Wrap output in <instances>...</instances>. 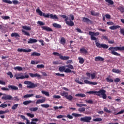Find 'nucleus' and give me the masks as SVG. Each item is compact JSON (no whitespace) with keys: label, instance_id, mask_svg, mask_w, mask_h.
I'll list each match as a JSON object with an SVG mask.
<instances>
[{"label":"nucleus","instance_id":"obj_41","mask_svg":"<svg viewBox=\"0 0 124 124\" xmlns=\"http://www.w3.org/2000/svg\"><path fill=\"white\" fill-rule=\"evenodd\" d=\"M15 70H18V71H22L23 70V68L22 67L16 66L14 68Z\"/></svg>","mask_w":124,"mask_h":124},{"label":"nucleus","instance_id":"obj_19","mask_svg":"<svg viewBox=\"0 0 124 124\" xmlns=\"http://www.w3.org/2000/svg\"><path fill=\"white\" fill-rule=\"evenodd\" d=\"M70 58L69 56H63L62 55L60 56V59L62 61H67V60H69Z\"/></svg>","mask_w":124,"mask_h":124},{"label":"nucleus","instance_id":"obj_16","mask_svg":"<svg viewBox=\"0 0 124 124\" xmlns=\"http://www.w3.org/2000/svg\"><path fill=\"white\" fill-rule=\"evenodd\" d=\"M8 87L11 90H14V91H18V87L14 85H8Z\"/></svg>","mask_w":124,"mask_h":124},{"label":"nucleus","instance_id":"obj_44","mask_svg":"<svg viewBox=\"0 0 124 124\" xmlns=\"http://www.w3.org/2000/svg\"><path fill=\"white\" fill-rule=\"evenodd\" d=\"M42 107H43L44 108H49L50 107V105L48 104H42L41 105Z\"/></svg>","mask_w":124,"mask_h":124},{"label":"nucleus","instance_id":"obj_12","mask_svg":"<svg viewBox=\"0 0 124 124\" xmlns=\"http://www.w3.org/2000/svg\"><path fill=\"white\" fill-rule=\"evenodd\" d=\"M17 52H24V53H30L31 52V49H29L28 50L24 48H18Z\"/></svg>","mask_w":124,"mask_h":124},{"label":"nucleus","instance_id":"obj_30","mask_svg":"<svg viewBox=\"0 0 124 124\" xmlns=\"http://www.w3.org/2000/svg\"><path fill=\"white\" fill-rule=\"evenodd\" d=\"M18 106H19L18 104H15L13 106V107L11 108L12 110H16L17 108H18Z\"/></svg>","mask_w":124,"mask_h":124},{"label":"nucleus","instance_id":"obj_49","mask_svg":"<svg viewBox=\"0 0 124 124\" xmlns=\"http://www.w3.org/2000/svg\"><path fill=\"white\" fill-rule=\"evenodd\" d=\"M55 75L57 76H60V77H64V76H65L64 74H60L59 73H55Z\"/></svg>","mask_w":124,"mask_h":124},{"label":"nucleus","instance_id":"obj_59","mask_svg":"<svg viewBox=\"0 0 124 124\" xmlns=\"http://www.w3.org/2000/svg\"><path fill=\"white\" fill-rule=\"evenodd\" d=\"M37 24H38V25H40V26H44V25H45V23H43V22L40 21H38L37 22Z\"/></svg>","mask_w":124,"mask_h":124},{"label":"nucleus","instance_id":"obj_47","mask_svg":"<svg viewBox=\"0 0 124 124\" xmlns=\"http://www.w3.org/2000/svg\"><path fill=\"white\" fill-rule=\"evenodd\" d=\"M85 102L86 103H88L89 104H93V100H86Z\"/></svg>","mask_w":124,"mask_h":124},{"label":"nucleus","instance_id":"obj_56","mask_svg":"<svg viewBox=\"0 0 124 124\" xmlns=\"http://www.w3.org/2000/svg\"><path fill=\"white\" fill-rule=\"evenodd\" d=\"M75 82H76V83H78V84H79V85H83V82L80 81V80H79V79H75Z\"/></svg>","mask_w":124,"mask_h":124},{"label":"nucleus","instance_id":"obj_40","mask_svg":"<svg viewBox=\"0 0 124 124\" xmlns=\"http://www.w3.org/2000/svg\"><path fill=\"white\" fill-rule=\"evenodd\" d=\"M41 93H43V94H45L46 96H50V94H49V92H47L44 91H42Z\"/></svg>","mask_w":124,"mask_h":124},{"label":"nucleus","instance_id":"obj_11","mask_svg":"<svg viewBox=\"0 0 124 124\" xmlns=\"http://www.w3.org/2000/svg\"><path fill=\"white\" fill-rule=\"evenodd\" d=\"M84 83H85V84H88V85H93V86H95V85L97 84L96 82L90 81L87 79L84 80Z\"/></svg>","mask_w":124,"mask_h":124},{"label":"nucleus","instance_id":"obj_25","mask_svg":"<svg viewBox=\"0 0 124 124\" xmlns=\"http://www.w3.org/2000/svg\"><path fill=\"white\" fill-rule=\"evenodd\" d=\"M66 42L65 39L64 37H62L60 40V43L62 45H64Z\"/></svg>","mask_w":124,"mask_h":124},{"label":"nucleus","instance_id":"obj_36","mask_svg":"<svg viewBox=\"0 0 124 124\" xmlns=\"http://www.w3.org/2000/svg\"><path fill=\"white\" fill-rule=\"evenodd\" d=\"M22 28L26 31H31V27L27 26H23Z\"/></svg>","mask_w":124,"mask_h":124},{"label":"nucleus","instance_id":"obj_5","mask_svg":"<svg viewBox=\"0 0 124 124\" xmlns=\"http://www.w3.org/2000/svg\"><path fill=\"white\" fill-rule=\"evenodd\" d=\"M1 95H4L1 97V99L4 100H13V97L10 95H6L5 93H0V96H1Z\"/></svg>","mask_w":124,"mask_h":124},{"label":"nucleus","instance_id":"obj_27","mask_svg":"<svg viewBox=\"0 0 124 124\" xmlns=\"http://www.w3.org/2000/svg\"><path fill=\"white\" fill-rule=\"evenodd\" d=\"M75 96H78V97H86V94L84 93H78L75 95Z\"/></svg>","mask_w":124,"mask_h":124},{"label":"nucleus","instance_id":"obj_61","mask_svg":"<svg viewBox=\"0 0 124 124\" xmlns=\"http://www.w3.org/2000/svg\"><path fill=\"white\" fill-rule=\"evenodd\" d=\"M37 68H44V65H43V64L37 65Z\"/></svg>","mask_w":124,"mask_h":124},{"label":"nucleus","instance_id":"obj_35","mask_svg":"<svg viewBox=\"0 0 124 124\" xmlns=\"http://www.w3.org/2000/svg\"><path fill=\"white\" fill-rule=\"evenodd\" d=\"M29 110L30 111H31L32 112H35L36 111H37V110H38V108H29Z\"/></svg>","mask_w":124,"mask_h":124},{"label":"nucleus","instance_id":"obj_17","mask_svg":"<svg viewBox=\"0 0 124 124\" xmlns=\"http://www.w3.org/2000/svg\"><path fill=\"white\" fill-rule=\"evenodd\" d=\"M95 62H103V61H104V58L100 56H97L95 58Z\"/></svg>","mask_w":124,"mask_h":124},{"label":"nucleus","instance_id":"obj_54","mask_svg":"<svg viewBox=\"0 0 124 124\" xmlns=\"http://www.w3.org/2000/svg\"><path fill=\"white\" fill-rule=\"evenodd\" d=\"M102 121V119L101 118H96L93 119V122H101Z\"/></svg>","mask_w":124,"mask_h":124},{"label":"nucleus","instance_id":"obj_29","mask_svg":"<svg viewBox=\"0 0 124 124\" xmlns=\"http://www.w3.org/2000/svg\"><path fill=\"white\" fill-rule=\"evenodd\" d=\"M106 2H108V5H113L114 4V1L112 0H105Z\"/></svg>","mask_w":124,"mask_h":124},{"label":"nucleus","instance_id":"obj_13","mask_svg":"<svg viewBox=\"0 0 124 124\" xmlns=\"http://www.w3.org/2000/svg\"><path fill=\"white\" fill-rule=\"evenodd\" d=\"M29 75L32 78H33V77H37V78H38V79H40V78H41V75H40L37 73H36V74L30 73Z\"/></svg>","mask_w":124,"mask_h":124},{"label":"nucleus","instance_id":"obj_20","mask_svg":"<svg viewBox=\"0 0 124 124\" xmlns=\"http://www.w3.org/2000/svg\"><path fill=\"white\" fill-rule=\"evenodd\" d=\"M29 75H26L25 76H21V77H16V80H19V79H25V78H29Z\"/></svg>","mask_w":124,"mask_h":124},{"label":"nucleus","instance_id":"obj_26","mask_svg":"<svg viewBox=\"0 0 124 124\" xmlns=\"http://www.w3.org/2000/svg\"><path fill=\"white\" fill-rule=\"evenodd\" d=\"M11 37H20V35H19V34H18V33L17 32H14L11 34Z\"/></svg>","mask_w":124,"mask_h":124},{"label":"nucleus","instance_id":"obj_31","mask_svg":"<svg viewBox=\"0 0 124 124\" xmlns=\"http://www.w3.org/2000/svg\"><path fill=\"white\" fill-rule=\"evenodd\" d=\"M33 94H27L23 96L24 98H29L30 97H32Z\"/></svg>","mask_w":124,"mask_h":124},{"label":"nucleus","instance_id":"obj_51","mask_svg":"<svg viewBox=\"0 0 124 124\" xmlns=\"http://www.w3.org/2000/svg\"><path fill=\"white\" fill-rule=\"evenodd\" d=\"M27 116H28V117H30V118H34V114H31L30 113H27L26 114Z\"/></svg>","mask_w":124,"mask_h":124},{"label":"nucleus","instance_id":"obj_45","mask_svg":"<svg viewBox=\"0 0 124 124\" xmlns=\"http://www.w3.org/2000/svg\"><path fill=\"white\" fill-rule=\"evenodd\" d=\"M56 118L57 119H62V118H66V115H59Z\"/></svg>","mask_w":124,"mask_h":124},{"label":"nucleus","instance_id":"obj_58","mask_svg":"<svg viewBox=\"0 0 124 124\" xmlns=\"http://www.w3.org/2000/svg\"><path fill=\"white\" fill-rule=\"evenodd\" d=\"M79 112H85L86 111V108H81L78 109Z\"/></svg>","mask_w":124,"mask_h":124},{"label":"nucleus","instance_id":"obj_2","mask_svg":"<svg viewBox=\"0 0 124 124\" xmlns=\"http://www.w3.org/2000/svg\"><path fill=\"white\" fill-rule=\"evenodd\" d=\"M87 93H89L90 94H93L95 93L96 95L98 96H101L102 95V98L103 99H106L107 98V95L106 94V91L104 89L100 90L99 91H89L87 92Z\"/></svg>","mask_w":124,"mask_h":124},{"label":"nucleus","instance_id":"obj_10","mask_svg":"<svg viewBox=\"0 0 124 124\" xmlns=\"http://www.w3.org/2000/svg\"><path fill=\"white\" fill-rule=\"evenodd\" d=\"M79 51L80 53L81 54H82L83 55H88V50L86 49V48H85V47H83L80 48Z\"/></svg>","mask_w":124,"mask_h":124},{"label":"nucleus","instance_id":"obj_23","mask_svg":"<svg viewBox=\"0 0 124 124\" xmlns=\"http://www.w3.org/2000/svg\"><path fill=\"white\" fill-rule=\"evenodd\" d=\"M121 28V26L116 25V26H112L109 27L110 30H117V29H120Z\"/></svg>","mask_w":124,"mask_h":124},{"label":"nucleus","instance_id":"obj_42","mask_svg":"<svg viewBox=\"0 0 124 124\" xmlns=\"http://www.w3.org/2000/svg\"><path fill=\"white\" fill-rule=\"evenodd\" d=\"M112 72H114V73H121V71L119 69H112Z\"/></svg>","mask_w":124,"mask_h":124},{"label":"nucleus","instance_id":"obj_53","mask_svg":"<svg viewBox=\"0 0 124 124\" xmlns=\"http://www.w3.org/2000/svg\"><path fill=\"white\" fill-rule=\"evenodd\" d=\"M72 115V116H74V117H81V114H78V113H73Z\"/></svg>","mask_w":124,"mask_h":124},{"label":"nucleus","instance_id":"obj_43","mask_svg":"<svg viewBox=\"0 0 124 124\" xmlns=\"http://www.w3.org/2000/svg\"><path fill=\"white\" fill-rule=\"evenodd\" d=\"M3 2L5 3H9V4H12V1L9 0H2Z\"/></svg>","mask_w":124,"mask_h":124},{"label":"nucleus","instance_id":"obj_18","mask_svg":"<svg viewBox=\"0 0 124 124\" xmlns=\"http://www.w3.org/2000/svg\"><path fill=\"white\" fill-rule=\"evenodd\" d=\"M82 19V21L84 22V23H87V24H89V23H92V21L87 17H84Z\"/></svg>","mask_w":124,"mask_h":124},{"label":"nucleus","instance_id":"obj_55","mask_svg":"<svg viewBox=\"0 0 124 124\" xmlns=\"http://www.w3.org/2000/svg\"><path fill=\"white\" fill-rule=\"evenodd\" d=\"M7 75L8 76H10V78H13V74H12V73L11 72H9L8 73H7Z\"/></svg>","mask_w":124,"mask_h":124},{"label":"nucleus","instance_id":"obj_6","mask_svg":"<svg viewBox=\"0 0 124 124\" xmlns=\"http://www.w3.org/2000/svg\"><path fill=\"white\" fill-rule=\"evenodd\" d=\"M91 120L92 117L91 116H85L80 118V122H84V123H91Z\"/></svg>","mask_w":124,"mask_h":124},{"label":"nucleus","instance_id":"obj_15","mask_svg":"<svg viewBox=\"0 0 124 124\" xmlns=\"http://www.w3.org/2000/svg\"><path fill=\"white\" fill-rule=\"evenodd\" d=\"M37 40L35 39L30 38L29 41H28V44H32V43H36Z\"/></svg>","mask_w":124,"mask_h":124},{"label":"nucleus","instance_id":"obj_38","mask_svg":"<svg viewBox=\"0 0 124 124\" xmlns=\"http://www.w3.org/2000/svg\"><path fill=\"white\" fill-rule=\"evenodd\" d=\"M91 79L92 80H93V79H96V74H95V73L91 74Z\"/></svg>","mask_w":124,"mask_h":124},{"label":"nucleus","instance_id":"obj_46","mask_svg":"<svg viewBox=\"0 0 124 124\" xmlns=\"http://www.w3.org/2000/svg\"><path fill=\"white\" fill-rule=\"evenodd\" d=\"M77 106L78 107H83V106H85V107H87V105H86L85 104H78V103H77Z\"/></svg>","mask_w":124,"mask_h":124},{"label":"nucleus","instance_id":"obj_4","mask_svg":"<svg viewBox=\"0 0 124 124\" xmlns=\"http://www.w3.org/2000/svg\"><path fill=\"white\" fill-rule=\"evenodd\" d=\"M108 50L109 51H111L110 53L112 55L120 57V56H121V54L120 53H118V52H115V51H124V46L110 47L108 48Z\"/></svg>","mask_w":124,"mask_h":124},{"label":"nucleus","instance_id":"obj_50","mask_svg":"<svg viewBox=\"0 0 124 124\" xmlns=\"http://www.w3.org/2000/svg\"><path fill=\"white\" fill-rule=\"evenodd\" d=\"M1 18H2L3 20H8V19H10V17L9 16H2Z\"/></svg>","mask_w":124,"mask_h":124},{"label":"nucleus","instance_id":"obj_21","mask_svg":"<svg viewBox=\"0 0 124 124\" xmlns=\"http://www.w3.org/2000/svg\"><path fill=\"white\" fill-rule=\"evenodd\" d=\"M45 99H39L36 102V105L39 104V103H44L46 101Z\"/></svg>","mask_w":124,"mask_h":124},{"label":"nucleus","instance_id":"obj_34","mask_svg":"<svg viewBox=\"0 0 124 124\" xmlns=\"http://www.w3.org/2000/svg\"><path fill=\"white\" fill-rule=\"evenodd\" d=\"M78 60H79V63H81V64H83L84 63L85 60H84V58H81V57H78Z\"/></svg>","mask_w":124,"mask_h":124},{"label":"nucleus","instance_id":"obj_24","mask_svg":"<svg viewBox=\"0 0 124 124\" xmlns=\"http://www.w3.org/2000/svg\"><path fill=\"white\" fill-rule=\"evenodd\" d=\"M50 19H55V20H59V17L57 16L56 15H53V14H50L49 15Z\"/></svg>","mask_w":124,"mask_h":124},{"label":"nucleus","instance_id":"obj_52","mask_svg":"<svg viewBox=\"0 0 124 124\" xmlns=\"http://www.w3.org/2000/svg\"><path fill=\"white\" fill-rule=\"evenodd\" d=\"M118 10H120L121 12L124 13V7H119L118 8Z\"/></svg>","mask_w":124,"mask_h":124},{"label":"nucleus","instance_id":"obj_3","mask_svg":"<svg viewBox=\"0 0 124 124\" xmlns=\"http://www.w3.org/2000/svg\"><path fill=\"white\" fill-rule=\"evenodd\" d=\"M71 69H74V67L71 64H68L66 66H62L59 67V70L60 72H65V73H74V71Z\"/></svg>","mask_w":124,"mask_h":124},{"label":"nucleus","instance_id":"obj_28","mask_svg":"<svg viewBox=\"0 0 124 124\" xmlns=\"http://www.w3.org/2000/svg\"><path fill=\"white\" fill-rule=\"evenodd\" d=\"M61 95H62V96H64V97L66 98V97L68 95V93L67 92L63 91L62 93H61Z\"/></svg>","mask_w":124,"mask_h":124},{"label":"nucleus","instance_id":"obj_22","mask_svg":"<svg viewBox=\"0 0 124 124\" xmlns=\"http://www.w3.org/2000/svg\"><path fill=\"white\" fill-rule=\"evenodd\" d=\"M52 26L54 28H57V29H61L62 28V25L56 23H53Z\"/></svg>","mask_w":124,"mask_h":124},{"label":"nucleus","instance_id":"obj_1","mask_svg":"<svg viewBox=\"0 0 124 124\" xmlns=\"http://www.w3.org/2000/svg\"><path fill=\"white\" fill-rule=\"evenodd\" d=\"M89 35L91 36L90 38L91 40H94L96 44V46L97 48H103V49H108L109 48V46L106 44H103L97 42V38L95 36H97V35H99V32H94L91 31L89 32Z\"/></svg>","mask_w":124,"mask_h":124},{"label":"nucleus","instance_id":"obj_8","mask_svg":"<svg viewBox=\"0 0 124 124\" xmlns=\"http://www.w3.org/2000/svg\"><path fill=\"white\" fill-rule=\"evenodd\" d=\"M37 86H38V83H37L34 84V83L31 82L29 85L27 86V88L28 89H33L34 88L37 87Z\"/></svg>","mask_w":124,"mask_h":124},{"label":"nucleus","instance_id":"obj_39","mask_svg":"<svg viewBox=\"0 0 124 124\" xmlns=\"http://www.w3.org/2000/svg\"><path fill=\"white\" fill-rule=\"evenodd\" d=\"M66 98V99H68V100H69V101H71V100L73 99V96H72L71 95H68Z\"/></svg>","mask_w":124,"mask_h":124},{"label":"nucleus","instance_id":"obj_9","mask_svg":"<svg viewBox=\"0 0 124 124\" xmlns=\"http://www.w3.org/2000/svg\"><path fill=\"white\" fill-rule=\"evenodd\" d=\"M68 18H66L65 19V22L68 26H70V27H72L74 26V22L73 21L70 20V21H68Z\"/></svg>","mask_w":124,"mask_h":124},{"label":"nucleus","instance_id":"obj_62","mask_svg":"<svg viewBox=\"0 0 124 124\" xmlns=\"http://www.w3.org/2000/svg\"><path fill=\"white\" fill-rule=\"evenodd\" d=\"M124 109H122L120 111L116 113V115H121V114H124Z\"/></svg>","mask_w":124,"mask_h":124},{"label":"nucleus","instance_id":"obj_14","mask_svg":"<svg viewBox=\"0 0 124 124\" xmlns=\"http://www.w3.org/2000/svg\"><path fill=\"white\" fill-rule=\"evenodd\" d=\"M41 28L44 31H53V30L51 28L48 27L47 26H42Z\"/></svg>","mask_w":124,"mask_h":124},{"label":"nucleus","instance_id":"obj_63","mask_svg":"<svg viewBox=\"0 0 124 124\" xmlns=\"http://www.w3.org/2000/svg\"><path fill=\"white\" fill-rule=\"evenodd\" d=\"M106 80H107V81L108 82H114V80L113 79L111 78H107Z\"/></svg>","mask_w":124,"mask_h":124},{"label":"nucleus","instance_id":"obj_33","mask_svg":"<svg viewBox=\"0 0 124 124\" xmlns=\"http://www.w3.org/2000/svg\"><path fill=\"white\" fill-rule=\"evenodd\" d=\"M30 103H32V101L31 100L25 101L23 102V104H24V105H28L30 104Z\"/></svg>","mask_w":124,"mask_h":124},{"label":"nucleus","instance_id":"obj_48","mask_svg":"<svg viewBox=\"0 0 124 124\" xmlns=\"http://www.w3.org/2000/svg\"><path fill=\"white\" fill-rule=\"evenodd\" d=\"M53 55H54V56H57L58 57H59L60 59H61V56H62V55L60 54V53H59V52H53Z\"/></svg>","mask_w":124,"mask_h":124},{"label":"nucleus","instance_id":"obj_7","mask_svg":"<svg viewBox=\"0 0 124 124\" xmlns=\"http://www.w3.org/2000/svg\"><path fill=\"white\" fill-rule=\"evenodd\" d=\"M36 12L37 13H38L40 16H43L45 18H50V15H49L48 14L46 15V14L43 13L42 11H41L39 9H37L36 10Z\"/></svg>","mask_w":124,"mask_h":124},{"label":"nucleus","instance_id":"obj_32","mask_svg":"<svg viewBox=\"0 0 124 124\" xmlns=\"http://www.w3.org/2000/svg\"><path fill=\"white\" fill-rule=\"evenodd\" d=\"M31 56H34L35 57H39L40 56V53H38V52H33L31 54Z\"/></svg>","mask_w":124,"mask_h":124},{"label":"nucleus","instance_id":"obj_37","mask_svg":"<svg viewBox=\"0 0 124 124\" xmlns=\"http://www.w3.org/2000/svg\"><path fill=\"white\" fill-rule=\"evenodd\" d=\"M91 15H92L93 16H98V15H99V13H95L94 11H92L91 12Z\"/></svg>","mask_w":124,"mask_h":124},{"label":"nucleus","instance_id":"obj_64","mask_svg":"<svg viewBox=\"0 0 124 124\" xmlns=\"http://www.w3.org/2000/svg\"><path fill=\"white\" fill-rule=\"evenodd\" d=\"M120 32L124 36V29H120Z\"/></svg>","mask_w":124,"mask_h":124},{"label":"nucleus","instance_id":"obj_60","mask_svg":"<svg viewBox=\"0 0 124 124\" xmlns=\"http://www.w3.org/2000/svg\"><path fill=\"white\" fill-rule=\"evenodd\" d=\"M1 91H6L7 92H9V89L5 87L1 88Z\"/></svg>","mask_w":124,"mask_h":124},{"label":"nucleus","instance_id":"obj_57","mask_svg":"<svg viewBox=\"0 0 124 124\" xmlns=\"http://www.w3.org/2000/svg\"><path fill=\"white\" fill-rule=\"evenodd\" d=\"M22 32H24L25 35H27V36H30V33H29V32H27L26 31H25L24 30H22Z\"/></svg>","mask_w":124,"mask_h":124}]
</instances>
